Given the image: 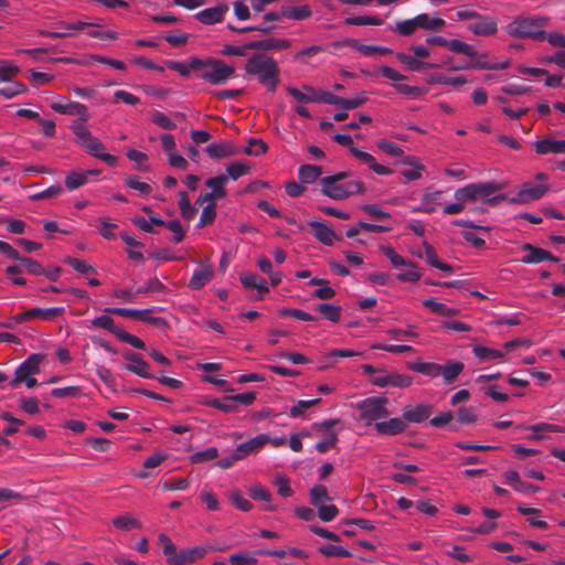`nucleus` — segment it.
I'll list each match as a JSON object with an SVG mask.
<instances>
[{"mask_svg": "<svg viewBox=\"0 0 565 565\" xmlns=\"http://www.w3.org/2000/svg\"><path fill=\"white\" fill-rule=\"evenodd\" d=\"M351 175L343 171L320 179L321 193L332 200H344L349 196L365 192V185L361 180L354 179L342 182Z\"/></svg>", "mask_w": 565, "mask_h": 565, "instance_id": "nucleus-1", "label": "nucleus"}, {"mask_svg": "<svg viewBox=\"0 0 565 565\" xmlns=\"http://www.w3.org/2000/svg\"><path fill=\"white\" fill-rule=\"evenodd\" d=\"M245 72L257 77L258 82L266 86L268 90H276L280 71L273 57L265 54H254L247 60Z\"/></svg>", "mask_w": 565, "mask_h": 565, "instance_id": "nucleus-2", "label": "nucleus"}, {"mask_svg": "<svg viewBox=\"0 0 565 565\" xmlns=\"http://www.w3.org/2000/svg\"><path fill=\"white\" fill-rule=\"evenodd\" d=\"M548 20L550 19L544 15L516 17L507 24L505 31L513 38H530L536 41H543L545 40V31L543 29L547 25Z\"/></svg>", "mask_w": 565, "mask_h": 565, "instance_id": "nucleus-3", "label": "nucleus"}, {"mask_svg": "<svg viewBox=\"0 0 565 565\" xmlns=\"http://www.w3.org/2000/svg\"><path fill=\"white\" fill-rule=\"evenodd\" d=\"M194 67H199L200 77L213 85L225 84L233 77L235 68L222 60L216 58H195Z\"/></svg>", "mask_w": 565, "mask_h": 565, "instance_id": "nucleus-4", "label": "nucleus"}, {"mask_svg": "<svg viewBox=\"0 0 565 565\" xmlns=\"http://www.w3.org/2000/svg\"><path fill=\"white\" fill-rule=\"evenodd\" d=\"M388 399L386 397H367L359 403L355 407L360 413V419L366 425H374L388 416Z\"/></svg>", "mask_w": 565, "mask_h": 565, "instance_id": "nucleus-5", "label": "nucleus"}, {"mask_svg": "<svg viewBox=\"0 0 565 565\" xmlns=\"http://www.w3.org/2000/svg\"><path fill=\"white\" fill-rule=\"evenodd\" d=\"M44 360L41 353L31 354L15 369L14 377L10 381L11 387H17L24 383L28 388H33L38 385V380L34 377L40 372V365Z\"/></svg>", "mask_w": 565, "mask_h": 565, "instance_id": "nucleus-6", "label": "nucleus"}, {"mask_svg": "<svg viewBox=\"0 0 565 565\" xmlns=\"http://www.w3.org/2000/svg\"><path fill=\"white\" fill-rule=\"evenodd\" d=\"M535 180L541 181L542 183L534 184L526 182L522 184L515 196L510 199V202L524 204L541 199L548 191V185L545 183L548 180V175L544 172H539L535 174Z\"/></svg>", "mask_w": 565, "mask_h": 565, "instance_id": "nucleus-7", "label": "nucleus"}, {"mask_svg": "<svg viewBox=\"0 0 565 565\" xmlns=\"http://www.w3.org/2000/svg\"><path fill=\"white\" fill-rule=\"evenodd\" d=\"M106 311L117 316L129 317L139 321L149 322L154 326L164 323L162 318L151 316V309L107 308Z\"/></svg>", "mask_w": 565, "mask_h": 565, "instance_id": "nucleus-8", "label": "nucleus"}, {"mask_svg": "<svg viewBox=\"0 0 565 565\" xmlns=\"http://www.w3.org/2000/svg\"><path fill=\"white\" fill-rule=\"evenodd\" d=\"M81 146L85 148L92 156L100 159L108 166H117V157L106 152L103 142L98 138L93 136V134L86 140H84V142H82Z\"/></svg>", "mask_w": 565, "mask_h": 565, "instance_id": "nucleus-9", "label": "nucleus"}, {"mask_svg": "<svg viewBox=\"0 0 565 565\" xmlns=\"http://www.w3.org/2000/svg\"><path fill=\"white\" fill-rule=\"evenodd\" d=\"M81 146L85 148L92 156L100 159L108 166H117V157L106 152L103 142L98 138L93 136V134L86 140H84V142H82Z\"/></svg>", "mask_w": 565, "mask_h": 565, "instance_id": "nucleus-10", "label": "nucleus"}, {"mask_svg": "<svg viewBox=\"0 0 565 565\" xmlns=\"http://www.w3.org/2000/svg\"><path fill=\"white\" fill-rule=\"evenodd\" d=\"M81 146L85 148L92 156L100 159L108 166H117V157L106 152L103 142L98 138L93 136V134L86 140H84V142H82Z\"/></svg>", "mask_w": 565, "mask_h": 565, "instance_id": "nucleus-11", "label": "nucleus"}, {"mask_svg": "<svg viewBox=\"0 0 565 565\" xmlns=\"http://www.w3.org/2000/svg\"><path fill=\"white\" fill-rule=\"evenodd\" d=\"M81 146L85 148L92 156L100 159L108 166H117V157L106 152L103 142L98 138L93 136V134L86 140H84V142H82Z\"/></svg>", "mask_w": 565, "mask_h": 565, "instance_id": "nucleus-12", "label": "nucleus"}, {"mask_svg": "<svg viewBox=\"0 0 565 565\" xmlns=\"http://www.w3.org/2000/svg\"><path fill=\"white\" fill-rule=\"evenodd\" d=\"M337 423L338 419H330L315 424V428L326 430V437L322 440L318 441L315 446L318 452L324 454L337 446L338 434L331 429V427Z\"/></svg>", "mask_w": 565, "mask_h": 565, "instance_id": "nucleus-13", "label": "nucleus"}, {"mask_svg": "<svg viewBox=\"0 0 565 565\" xmlns=\"http://www.w3.org/2000/svg\"><path fill=\"white\" fill-rule=\"evenodd\" d=\"M124 359L127 361L125 369L140 377L153 379V374L150 372V366L142 356L135 352L124 353Z\"/></svg>", "mask_w": 565, "mask_h": 565, "instance_id": "nucleus-14", "label": "nucleus"}, {"mask_svg": "<svg viewBox=\"0 0 565 565\" xmlns=\"http://www.w3.org/2000/svg\"><path fill=\"white\" fill-rule=\"evenodd\" d=\"M468 30L478 36H491L498 31V19L491 15L480 14L479 18L468 25Z\"/></svg>", "mask_w": 565, "mask_h": 565, "instance_id": "nucleus-15", "label": "nucleus"}, {"mask_svg": "<svg viewBox=\"0 0 565 565\" xmlns=\"http://www.w3.org/2000/svg\"><path fill=\"white\" fill-rule=\"evenodd\" d=\"M475 202L477 201H502L504 195L492 196L500 191L502 186L495 182L471 183Z\"/></svg>", "mask_w": 565, "mask_h": 565, "instance_id": "nucleus-16", "label": "nucleus"}, {"mask_svg": "<svg viewBox=\"0 0 565 565\" xmlns=\"http://www.w3.org/2000/svg\"><path fill=\"white\" fill-rule=\"evenodd\" d=\"M534 151L540 156L548 153L553 154H565V139L557 140L552 137L537 139L533 143Z\"/></svg>", "mask_w": 565, "mask_h": 565, "instance_id": "nucleus-17", "label": "nucleus"}, {"mask_svg": "<svg viewBox=\"0 0 565 565\" xmlns=\"http://www.w3.org/2000/svg\"><path fill=\"white\" fill-rule=\"evenodd\" d=\"M212 550L213 548L211 546H195L191 548H183L177 555H174L172 558H169L168 561L173 565H184L185 563H192L195 562L196 559L204 557V555Z\"/></svg>", "mask_w": 565, "mask_h": 565, "instance_id": "nucleus-18", "label": "nucleus"}, {"mask_svg": "<svg viewBox=\"0 0 565 565\" xmlns=\"http://www.w3.org/2000/svg\"><path fill=\"white\" fill-rule=\"evenodd\" d=\"M228 11V6L225 3H218L215 7L206 8L204 10L199 11L195 14V19L201 23L211 25L224 20L225 14Z\"/></svg>", "mask_w": 565, "mask_h": 565, "instance_id": "nucleus-19", "label": "nucleus"}, {"mask_svg": "<svg viewBox=\"0 0 565 565\" xmlns=\"http://www.w3.org/2000/svg\"><path fill=\"white\" fill-rule=\"evenodd\" d=\"M269 440V435L259 434L247 441L239 444L235 449L237 450V457L242 459L248 457L252 454H257L262 448H264Z\"/></svg>", "mask_w": 565, "mask_h": 565, "instance_id": "nucleus-20", "label": "nucleus"}, {"mask_svg": "<svg viewBox=\"0 0 565 565\" xmlns=\"http://www.w3.org/2000/svg\"><path fill=\"white\" fill-rule=\"evenodd\" d=\"M351 153L379 175H390L393 173L391 168L377 163L375 158L369 152H365L356 147H351Z\"/></svg>", "mask_w": 565, "mask_h": 565, "instance_id": "nucleus-21", "label": "nucleus"}, {"mask_svg": "<svg viewBox=\"0 0 565 565\" xmlns=\"http://www.w3.org/2000/svg\"><path fill=\"white\" fill-rule=\"evenodd\" d=\"M472 353L480 363L492 361L502 363L507 361V353L504 350H498L486 345H473Z\"/></svg>", "mask_w": 565, "mask_h": 565, "instance_id": "nucleus-22", "label": "nucleus"}, {"mask_svg": "<svg viewBox=\"0 0 565 565\" xmlns=\"http://www.w3.org/2000/svg\"><path fill=\"white\" fill-rule=\"evenodd\" d=\"M100 170L89 169L72 171L65 177V186L68 191H74L88 182L89 177H97Z\"/></svg>", "mask_w": 565, "mask_h": 565, "instance_id": "nucleus-23", "label": "nucleus"}, {"mask_svg": "<svg viewBox=\"0 0 565 565\" xmlns=\"http://www.w3.org/2000/svg\"><path fill=\"white\" fill-rule=\"evenodd\" d=\"M523 249L527 252L526 255L521 258V262L524 264H539L545 260L558 262V258L554 257L550 252L530 244H525Z\"/></svg>", "mask_w": 565, "mask_h": 565, "instance_id": "nucleus-24", "label": "nucleus"}, {"mask_svg": "<svg viewBox=\"0 0 565 565\" xmlns=\"http://www.w3.org/2000/svg\"><path fill=\"white\" fill-rule=\"evenodd\" d=\"M431 407L427 404L409 405L403 409L405 423H420L429 417Z\"/></svg>", "mask_w": 565, "mask_h": 565, "instance_id": "nucleus-25", "label": "nucleus"}, {"mask_svg": "<svg viewBox=\"0 0 565 565\" xmlns=\"http://www.w3.org/2000/svg\"><path fill=\"white\" fill-rule=\"evenodd\" d=\"M248 494L252 499L267 503L264 508L266 511H276L277 507L273 503V495L270 491L260 483H253L247 488Z\"/></svg>", "mask_w": 565, "mask_h": 565, "instance_id": "nucleus-26", "label": "nucleus"}, {"mask_svg": "<svg viewBox=\"0 0 565 565\" xmlns=\"http://www.w3.org/2000/svg\"><path fill=\"white\" fill-rule=\"evenodd\" d=\"M247 46L249 49L263 51L285 50L291 46V41L288 39L268 38L259 41L249 42L247 43Z\"/></svg>", "mask_w": 565, "mask_h": 565, "instance_id": "nucleus-27", "label": "nucleus"}, {"mask_svg": "<svg viewBox=\"0 0 565 565\" xmlns=\"http://www.w3.org/2000/svg\"><path fill=\"white\" fill-rule=\"evenodd\" d=\"M86 25H87V23L82 22V21H78L75 23L62 22V23L57 24L55 30L44 31V32H42V34L53 38V39L66 38V36H72L75 34V32L85 29Z\"/></svg>", "mask_w": 565, "mask_h": 565, "instance_id": "nucleus-28", "label": "nucleus"}, {"mask_svg": "<svg viewBox=\"0 0 565 565\" xmlns=\"http://www.w3.org/2000/svg\"><path fill=\"white\" fill-rule=\"evenodd\" d=\"M205 151L213 159H222L236 154L238 149L228 141H222L210 143Z\"/></svg>", "mask_w": 565, "mask_h": 565, "instance_id": "nucleus-29", "label": "nucleus"}, {"mask_svg": "<svg viewBox=\"0 0 565 565\" xmlns=\"http://www.w3.org/2000/svg\"><path fill=\"white\" fill-rule=\"evenodd\" d=\"M406 428V423L404 418H390L388 420L382 419L380 423H376V431L380 435H397L404 431Z\"/></svg>", "mask_w": 565, "mask_h": 565, "instance_id": "nucleus-30", "label": "nucleus"}, {"mask_svg": "<svg viewBox=\"0 0 565 565\" xmlns=\"http://www.w3.org/2000/svg\"><path fill=\"white\" fill-rule=\"evenodd\" d=\"M531 431L527 436L529 440L537 441L544 438V433H564L565 428L559 425L548 424V423H537L525 428Z\"/></svg>", "mask_w": 565, "mask_h": 565, "instance_id": "nucleus-31", "label": "nucleus"}, {"mask_svg": "<svg viewBox=\"0 0 565 565\" xmlns=\"http://www.w3.org/2000/svg\"><path fill=\"white\" fill-rule=\"evenodd\" d=\"M54 111L63 115L77 116L82 121H86L89 119V113L87 107L84 104L77 102L68 100L65 103V106L54 107Z\"/></svg>", "mask_w": 565, "mask_h": 565, "instance_id": "nucleus-32", "label": "nucleus"}, {"mask_svg": "<svg viewBox=\"0 0 565 565\" xmlns=\"http://www.w3.org/2000/svg\"><path fill=\"white\" fill-rule=\"evenodd\" d=\"M516 510L519 513L527 516V522L531 526L537 529L547 527V522L543 519L542 512L539 509L521 503L518 505Z\"/></svg>", "mask_w": 565, "mask_h": 565, "instance_id": "nucleus-33", "label": "nucleus"}, {"mask_svg": "<svg viewBox=\"0 0 565 565\" xmlns=\"http://www.w3.org/2000/svg\"><path fill=\"white\" fill-rule=\"evenodd\" d=\"M403 164L411 167V169H405L401 172L405 180L415 181L422 178L425 167L419 158L414 156L406 157L403 160Z\"/></svg>", "mask_w": 565, "mask_h": 565, "instance_id": "nucleus-34", "label": "nucleus"}, {"mask_svg": "<svg viewBox=\"0 0 565 565\" xmlns=\"http://www.w3.org/2000/svg\"><path fill=\"white\" fill-rule=\"evenodd\" d=\"M213 277V269L211 266H200L194 270L189 287L198 290L205 286Z\"/></svg>", "mask_w": 565, "mask_h": 565, "instance_id": "nucleus-35", "label": "nucleus"}, {"mask_svg": "<svg viewBox=\"0 0 565 565\" xmlns=\"http://www.w3.org/2000/svg\"><path fill=\"white\" fill-rule=\"evenodd\" d=\"M242 285L246 289H256L258 292H268L267 281L253 273H243L239 276Z\"/></svg>", "mask_w": 565, "mask_h": 565, "instance_id": "nucleus-36", "label": "nucleus"}, {"mask_svg": "<svg viewBox=\"0 0 565 565\" xmlns=\"http://www.w3.org/2000/svg\"><path fill=\"white\" fill-rule=\"evenodd\" d=\"M287 92L299 103H316L317 89L310 85H302L301 88L289 86Z\"/></svg>", "mask_w": 565, "mask_h": 565, "instance_id": "nucleus-37", "label": "nucleus"}, {"mask_svg": "<svg viewBox=\"0 0 565 565\" xmlns=\"http://www.w3.org/2000/svg\"><path fill=\"white\" fill-rule=\"evenodd\" d=\"M322 174V168L315 164H302L298 169L299 181L307 185L317 181Z\"/></svg>", "mask_w": 565, "mask_h": 565, "instance_id": "nucleus-38", "label": "nucleus"}, {"mask_svg": "<svg viewBox=\"0 0 565 565\" xmlns=\"http://www.w3.org/2000/svg\"><path fill=\"white\" fill-rule=\"evenodd\" d=\"M465 364L460 361H449L440 365V374L446 384H451L457 376L463 371Z\"/></svg>", "mask_w": 565, "mask_h": 565, "instance_id": "nucleus-39", "label": "nucleus"}, {"mask_svg": "<svg viewBox=\"0 0 565 565\" xmlns=\"http://www.w3.org/2000/svg\"><path fill=\"white\" fill-rule=\"evenodd\" d=\"M310 226L315 230V236L324 245H332L335 238V234L332 228L321 222H310Z\"/></svg>", "mask_w": 565, "mask_h": 565, "instance_id": "nucleus-40", "label": "nucleus"}, {"mask_svg": "<svg viewBox=\"0 0 565 565\" xmlns=\"http://www.w3.org/2000/svg\"><path fill=\"white\" fill-rule=\"evenodd\" d=\"M417 25L419 29L428 31H437L446 25V21L439 17H430L427 13H420L416 15Z\"/></svg>", "mask_w": 565, "mask_h": 565, "instance_id": "nucleus-41", "label": "nucleus"}, {"mask_svg": "<svg viewBox=\"0 0 565 565\" xmlns=\"http://www.w3.org/2000/svg\"><path fill=\"white\" fill-rule=\"evenodd\" d=\"M423 306L443 317H452L457 315V310L448 307L444 302L438 301L436 298H427L423 300Z\"/></svg>", "mask_w": 565, "mask_h": 565, "instance_id": "nucleus-42", "label": "nucleus"}, {"mask_svg": "<svg viewBox=\"0 0 565 565\" xmlns=\"http://www.w3.org/2000/svg\"><path fill=\"white\" fill-rule=\"evenodd\" d=\"M310 286H318L319 288L313 291V297L318 299L328 300L334 297L335 291L329 286V282L324 279L312 278L309 281Z\"/></svg>", "mask_w": 565, "mask_h": 565, "instance_id": "nucleus-43", "label": "nucleus"}, {"mask_svg": "<svg viewBox=\"0 0 565 565\" xmlns=\"http://www.w3.org/2000/svg\"><path fill=\"white\" fill-rule=\"evenodd\" d=\"M405 269L401 270L396 278L401 281L416 282L420 279L422 273L419 271L416 264L406 259V264L402 265Z\"/></svg>", "mask_w": 565, "mask_h": 565, "instance_id": "nucleus-44", "label": "nucleus"}, {"mask_svg": "<svg viewBox=\"0 0 565 565\" xmlns=\"http://www.w3.org/2000/svg\"><path fill=\"white\" fill-rule=\"evenodd\" d=\"M312 14L309 6L285 7L281 9V17L290 20H305Z\"/></svg>", "mask_w": 565, "mask_h": 565, "instance_id": "nucleus-45", "label": "nucleus"}, {"mask_svg": "<svg viewBox=\"0 0 565 565\" xmlns=\"http://www.w3.org/2000/svg\"><path fill=\"white\" fill-rule=\"evenodd\" d=\"M257 553L258 552L241 551L230 555L228 562L231 565H257Z\"/></svg>", "mask_w": 565, "mask_h": 565, "instance_id": "nucleus-46", "label": "nucleus"}, {"mask_svg": "<svg viewBox=\"0 0 565 565\" xmlns=\"http://www.w3.org/2000/svg\"><path fill=\"white\" fill-rule=\"evenodd\" d=\"M113 525L122 531L141 529V522L130 514H121L113 520Z\"/></svg>", "mask_w": 565, "mask_h": 565, "instance_id": "nucleus-47", "label": "nucleus"}, {"mask_svg": "<svg viewBox=\"0 0 565 565\" xmlns=\"http://www.w3.org/2000/svg\"><path fill=\"white\" fill-rule=\"evenodd\" d=\"M447 49L454 53L463 54L471 58H475L478 54L472 45L457 39L449 40Z\"/></svg>", "mask_w": 565, "mask_h": 565, "instance_id": "nucleus-48", "label": "nucleus"}, {"mask_svg": "<svg viewBox=\"0 0 565 565\" xmlns=\"http://www.w3.org/2000/svg\"><path fill=\"white\" fill-rule=\"evenodd\" d=\"M85 28H88L87 35L99 40H117L118 33L110 30H104L98 23H88Z\"/></svg>", "mask_w": 565, "mask_h": 565, "instance_id": "nucleus-49", "label": "nucleus"}, {"mask_svg": "<svg viewBox=\"0 0 565 565\" xmlns=\"http://www.w3.org/2000/svg\"><path fill=\"white\" fill-rule=\"evenodd\" d=\"M317 310L321 313V316L331 321L338 322L341 318V307L332 303H319L317 306Z\"/></svg>", "mask_w": 565, "mask_h": 565, "instance_id": "nucleus-50", "label": "nucleus"}, {"mask_svg": "<svg viewBox=\"0 0 565 565\" xmlns=\"http://www.w3.org/2000/svg\"><path fill=\"white\" fill-rule=\"evenodd\" d=\"M428 83L430 84H439V85H451V86H460L467 83V79L463 76H447L444 74H433L428 78Z\"/></svg>", "mask_w": 565, "mask_h": 565, "instance_id": "nucleus-51", "label": "nucleus"}, {"mask_svg": "<svg viewBox=\"0 0 565 565\" xmlns=\"http://www.w3.org/2000/svg\"><path fill=\"white\" fill-rule=\"evenodd\" d=\"M331 501L328 490L323 484H315L310 490V502L316 508Z\"/></svg>", "mask_w": 565, "mask_h": 565, "instance_id": "nucleus-52", "label": "nucleus"}, {"mask_svg": "<svg viewBox=\"0 0 565 565\" xmlns=\"http://www.w3.org/2000/svg\"><path fill=\"white\" fill-rule=\"evenodd\" d=\"M394 88L397 93L411 96L412 98H415V99L425 96L428 92V89L426 87L411 86V85L403 84V83H395Z\"/></svg>", "mask_w": 565, "mask_h": 565, "instance_id": "nucleus-53", "label": "nucleus"}, {"mask_svg": "<svg viewBox=\"0 0 565 565\" xmlns=\"http://www.w3.org/2000/svg\"><path fill=\"white\" fill-rule=\"evenodd\" d=\"M200 499L209 511H218L221 509L220 498L211 489L204 488L200 493Z\"/></svg>", "mask_w": 565, "mask_h": 565, "instance_id": "nucleus-54", "label": "nucleus"}, {"mask_svg": "<svg viewBox=\"0 0 565 565\" xmlns=\"http://www.w3.org/2000/svg\"><path fill=\"white\" fill-rule=\"evenodd\" d=\"M228 500L236 509L243 512H249L253 509V503L239 490L228 492Z\"/></svg>", "mask_w": 565, "mask_h": 565, "instance_id": "nucleus-55", "label": "nucleus"}, {"mask_svg": "<svg viewBox=\"0 0 565 565\" xmlns=\"http://www.w3.org/2000/svg\"><path fill=\"white\" fill-rule=\"evenodd\" d=\"M226 182L227 177L225 174H220L217 177L207 179L205 184L212 189V193L216 199H221L225 196L224 186Z\"/></svg>", "mask_w": 565, "mask_h": 565, "instance_id": "nucleus-56", "label": "nucleus"}, {"mask_svg": "<svg viewBox=\"0 0 565 565\" xmlns=\"http://www.w3.org/2000/svg\"><path fill=\"white\" fill-rule=\"evenodd\" d=\"M379 250L390 260L393 267L398 268L406 264V259L391 245H380Z\"/></svg>", "mask_w": 565, "mask_h": 565, "instance_id": "nucleus-57", "label": "nucleus"}, {"mask_svg": "<svg viewBox=\"0 0 565 565\" xmlns=\"http://www.w3.org/2000/svg\"><path fill=\"white\" fill-rule=\"evenodd\" d=\"M64 312L63 307H52V308H32V313L34 318H39L44 321H53L56 317Z\"/></svg>", "mask_w": 565, "mask_h": 565, "instance_id": "nucleus-58", "label": "nucleus"}, {"mask_svg": "<svg viewBox=\"0 0 565 565\" xmlns=\"http://www.w3.org/2000/svg\"><path fill=\"white\" fill-rule=\"evenodd\" d=\"M19 71L20 68L14 62L0 60V82L11 81Z\"/></svg>", "mask_w": 565, "mask_h": 565, "instance_id": "nucleus-59", "label": "nucleus"}, {"mask_svg": "<svg viewBox=\"0 0 565 565\" xmlns=\"http://www.w3.org/2000/svg\"><path fill=\"white\" fill-rule=\"evenodd\" d=\"M417 19L416 17L412 18V19H407V20H403V21H398L395 23L394 25V31L396 33H398L399 35H403V36H409L412 35L413 33H415V31L418 28L417 25Z\"/></svg>", "mask_w": 565, "mask_h": 565, "instance_id": "nucleus-60", "label": "nucleus"}, {"mask_svg": "<svg viewBox=\"0 0 565 565\" xmlns=\"http://www.w3.org/2000/svg\"><path fill=\"white\" fill-rule=\"evenodd\" d=\"M367 102V96L365 93H360L352 98H343L340 96V102L338 107H341L344 110H351L361 107Z\"/></svg>", "mask_w": 565, "mask_h": 565, "instance_id": "nucleus-61", "label": "nucleus"}, {"mask_svg": "<svg viewBox=\"0 0 565 565\" xmlns=\"http://www.w3.org/2000/svg\"><path fill=\"white\" fill-rule=\"evenodd\" d=\"M167 287L157 278H151L143 286L138 287L135 290V294L138 295H148L151 292H164Z\"/></svg>", "mask_w": 565, "mask_h": 565, "instance_id": "nucleus-62", "label": "nucleus"}, {"mask_svg": "<svg viewBox=\"0 0 565 565\" xmlns=\"http://www.w3.org/2000/svg\"><path fill=\"white\" fill-rule=\"evenodd\" d=\"M412 369L415 371V372H418L420 374H424V375H427V376H430V377H436L440 374V365L439 364H436V363H430V362H419V363H415Z\"/></svg>", "mask_w": 565, "mask_h": 565, "instance_id": "nucleus-63", "label": "nucleus"}, {"mask_svg": "<svg viewBox=\"0 0 565 565\" xmlns=\"http://www.w3.org/2000/svg\"><path fill=\"white\" fill-rule=\"evenodd\" d=\"M413 383L412 376L396 372L388 373L387 386L392 387H408Z\"/></svg>", "mask_w": 565, "mask_h": 565, "instance_id": "nucleus-64", "label": "nucleus"}]
</instances>
